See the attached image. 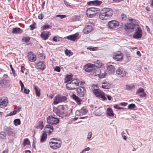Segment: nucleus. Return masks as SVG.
Here are the masks:
<instances>
[{"label":"nucleus","mask_w":153,"mask_h":153,"mask_svg":"<svg viewBox=\"0 0 153 153\" xmlns=\"http://www.w3.org/2000/svg\"><path fill=\"white\" fill-rule=\"evenodd\" d=\"M59 121V120L58 118L55 117L52 115L48 116L47 119V122L52 125H56Z\"/></svg>","instance_id":"1a4fd4ad"},{"label":"nucleus","mask_w":153,"mask_h":153,"mask_svg":"<svg viewBox=\"0 0 153 153\" xmlns=\"http://www.w3.org/2000/svg\"><path fill=\"white\" fill-rule=\"evenodd\" d=\"M136 107L135 105L134 104L132 103L129 104L128 106V108L130 109H131Z\"/></svg>","instance_id":"8fccbe9b"},{"label":"nucleus","mask_w":153,"mask_h":153,"mask_svg":"<svg viewBox=\"0 0 153 153\" xmlns=\"http://www.w3.org/2000/svg\"><path fill=\"white\" fill-rule=\"evenodd\" d=\"M81 17L79 16L76 15L73 17L72 19L75 21H81Z\"/></svg>","instance_id":"ea45409f"},{"label":"nucleus","mask_w":153,"mask_h":153,"mask_svg":"<svg viewBox=\"0 0 153 153\" xmlns=\"http://www.w3.org/2000/svg\"><path fill=\"white\" fill-rule=\"evenodd\" d=\"M85 89L83 87H79L76 90L77 94L79 96L83 97L85 94Z\"/></svg>","instance_id":"4468645a"},{"label":"nucleus","mask_w":153,"mask_h":153,"mask_svg":"<svg viewBox=\"0 0 153 153\" xmlns=\"http://www.w3.org/2000/svg\"><path fill=\"white\" fill-rule=\"evenodd\" d=\"M67 99V97L65 96L58 95L56 96L53 103L54 105H56L59 103L65 102Z\"/></svg>","instance_id":"6e6552de"},{"label":"nucleus","mask_w":153,"mask_h":153,"mask_svg":"<svg viewBox=\"0 0 153 153\" xmlns=\"http://www.w3.org/2000/svg\"><path fill=\"white\" fill-rule=\"evenodd\" d=\"M49 145L51 148L53 149H56L61 147L62 142L59 139L53 138L50 140Z\"/></svg>","instance_id":"7ed1b4c3"},{"label":"nucleus","mask_w":153,"mask_h":153,"mask_svg":"<svg viewBox=\"0 0 153 153\" xmlns=\"http://www.w3.org/2000/svg\"><path fill=\"white\" fill-rule=\"evenodd\" d=\"M43 15L42 13H41L40 15H39V16H38V18L39 19H42L43 17Z\"/></svg>","instance_id":"338daca9"},{"label":"nucleus","mask_w":153,"mask_h":153,"mask_svg":"<svg viewBox=\"0 0 153 153\" xmlns=\"http://www.w3.org/2000/svg\"><path fill=\"white\" fill-rule=\"evenodd\" d=\"M53 111L57 115L62 118L71 115L72 109L69 108L67 105H62L59 106L58 109H54Z\"/></svg>","instance_id":"f257e3e1"},{"label":"nucleus","mask_w":153,"mask_h":153,"mask_svg":"<svg viewBox=\"0 0 153 153\" xmlns=\"http://www.w3.org/2000/svg\"><path fill=\"white\" fill-rule=\"evenodd\" d=\"M111 84L107 82H102V88L105 89H108L111 87Z\"/></svg>","instance_id":"2f4dec72"},{"label":"nucleus","mask_w":153,"mask_h":153,"mask_svg":"<svg viewBox=\"0 0 153 153\" xmlns=\"http://www.w3.org/2000/svg\"><path fill=\"white\" fill-rule=\"evenodd\" d=\"M36 25V23L35 22H34L30 26V30H33L34 29L36 28V27H35V26Z\"/></svg>","instance_id":"49530a36"},{"label":"nucleus","mask_w":153,"mask_h":153,"mask_svg":"<svg viewBox=\"0 0 153 153\" xmlns=\"http://www.w3.org/2000/svg\"><path fill=\"white\" fill-rule=\"evenodd\" d=\"M136 31L133 35L134 38L139 39L142 36V30L141 28L137 26L136 28Z\"/></svg>","instance_id":"f8f14e48"},{"label":"nucleus","mask_w":153,"mask_h":153,"mask_svg":"<svg viewBox=\"0 0 153 153\" xmlns=\"http://www.w3.org/2000/svg\"><path fill=\"white\" fill-rule=\"evenodd\" d=\"M56 17L59 18H57L56 19L58 21L60 20V19H64L66 17V16L65 15H58L56 16Z\"/></svg>","instance_id":"4c0bfd02"},{"label":"nucleus","mask_w":153,"mask_h":153,"mask_svg":"<svg viewBox=\"0 0 153 153\" xmlns=\"http://www.w3.org/2000/svg\"><path fill=\"white\" fill-rule=\"evenodd\" d=\"M84 84V82L80 81L78 79H75L67 83L66 86V88L68 90H74L76 88L77 86L83 85Z\"/></svg>","instance_id":"f03ea898"},{"label":"nucleus","mask_w":153,"mask_h":153,"mask_svg":"<svg viewBox=\"0 0 153 153\" xmlns=\"http://www.w3.org/2000/svg\"><path fill=\"white\" fill-rule=\"evenodd\" d=\"M64 3L68 7H71V5H70V4H68V2L65 1V0H64Z\"/></svg>","instance_id":"680f3d73"},{"label":"nucleus","mask_w":153,"mask_h":153,"mask_svg":"<svg viewBox=\"0 0 153 153\" xmlns=\"http://www.w3.org/2000/svg\"><path fill=\"white\" fill-rule=\"evenodd\" d=\"M24 89L23 93L26 94H28L30 92V90L28 89H26L25 88H24Z\"/></svg>","instance_id":"13d9d810"},{"label":"nucleus","mask_w":153,"mask_h":153,"mask_svg":"<svg viewBox=\"0 0 153 153\" xmlns=\"http://www.w3.org/2000/svg\"><path fill=\"white\" fill-rule=\"evenodd\" d=\"M75 114L77 116H80L82 115L81 114V112L80 111V110H77L75 112Z\"/></svg>","instance_id":"bf43d9fd"},{"label":"nucleus","mask_w":153,"mask_h":153,"mask_svg":"<svg viewBox=\"0 0 153 153\" xmlns=\"http://www.w3.org/2000/svg\"><path fill=\"white\" fill-rule=\"evenodd\" d=\"M51 26L50 25H45L42 26L41 28L43 30H46L48 29Z\"/></svg>","instance_id":"37998d69"},{"label":"nucleus","mask_w":153,"mask_h":153,"mask_svg":"<svg viewBox=\"0 0 153 153\" xmlns=\"http://www.w3.org/2000/svg\"><path fill=\"white\" fill-rule=\"evenodd\" d=\"M65 55L66 56H70L72 55V54L70 50H66L65 51Z\"/></svg>","instance_id":"a18cd8bd"},{"label":"nucleus","mask_w":153,"mask_h":153,"mask_svg":"<svg viewBox=\"0 0 153 153\" xmlns=\"http://www.w3.org/2000/svg\"><path fill=\"white\" fill-rule=\"evenodd\" d=\"M8 102V100L7 97H1L0 99V107L3 108L5 107Z\"/></svg>","instance_id":"2eb2a0df"},{"label":"nucleus","mask_w":153,"mask_h":153,"mask_svg":"<svg viewBox=\"0 0 153 153\" xmlns=\"http://www.w3.org/2000/svg\"><path fill=\"white\" fill-rule=\"evenodd\" d=\"M100 70L99 68H97L96 69H94L91 74L92 76H95L100 75Z\"/></svg>","instance_id":"c756f323"},{"label":"nucleus","mask_w":153,"mask_h":153,"mask_svg":"<svg viewBox=\"0 0 153 153\" xmlns=\"http://www.w3.org/2000/svg\"><path fill=\"white\" fill-rule=\"evenodd\" d=\"M116 73L119 77L121 78L125 77L127 74L125 69L121 67H119L117 69Z\"/></svg>","instance_id":"9d476101"},{"label":"nucleus","mask_w":153,"mask_h":153,"mask_svg":"<svg viewBox=\"0 0 153 153\" xmlns=\"http://www.w3.org/2000/svg\"><path fill=\"white\" fill-rule=\"evenodd\" d=\"M71 96L72 98L76 101L78 104H81V100L75 94H73Z\"/></svg>","instance_id":"bb28decb"},{"label":"nucleus","mask_w":153,"mask_h":153,"mask_svg":"<svg viewBox=\"0 0 153 153\" xmlns=\"http://www.w3.org/2000/svg\"><path fill=\"white\" fill-rule=\"evenodd\" d=\"M72 76L71 75H66L65 80L64 82L67 83L71 80Z\"/></svg>","instance_id":"f704fd0d"},{"label":"nucleus","mask_w":153,"mask_h":153,"mask_svg":"<svg viewBox=\"0 0 153 153\" xmlns=\"http://www.w3.org/2000/svg\"><path fill=\"white\" fill-rule=\"evenodd\" d=\"M123 54L120 51H118L114 53L113 55V58L116 61H120L123 59Z\"/></svg>","instance_id":"ddd939ff"},{"label":"nucleus","mask_w":153,"mask_h":153,"mask_svg":"<svg viewBox=\"0 0 153 153\" xmlns=\"http://www.w3.org/2000/svg\"><path fill=\"white\" fill-rule=\"evenodd\" d=\"M30 39V38L29 37H24L22 39V42H28Z\"/></svg>","instance_id":"a19ab883"},{"label":"nucleus","mask_w":153,"mask_h":153,"mask_svg":"<svg viewBox=\"0 0 153 153\" xmlns=\"http://www.w3.org/2000/svg\"><path fill=\"white\" fill-rule=\"evenodd\" d=\"M30 141L28 139H25L24 140L23 144L24 146L26 145H29L30 144Z\"/></svg>","instance_id":"c03bdc74"},{"label":"nucleus","mask_w":153,"mask_h":153,"mask_svg":"<svg viewBox=\"0 0 153 153\" xmlns=\"http://www.w3.org/2000/svg\"><path fill=\"white\" fill-rule=\"evenodd\" d=\"M47 138V134L45 132L43 133L41 138L40 141L42 143L45 142Z\"/></svg>","instance_id":"473e14b6"},{"label":"nucleus","mask_w":153,"mask_h":153,"mask_svg":"<svg viewBox=\"0 0 153 153\" xmlns=\"http://www.w3.org/2000/svg\"><path fill=\"white\" fill-rule=\"evenodd\" d=\"M144 92V89L142 88H140L138 89L136 92V94L141 93Z\"/></svg>","instance_id":"de8ad7c7"},{"label":"nucleus","mask_w":153,"mask_h":153,"mask_svg":"<svg viewBox=\"0 0 153 153\" xmlns=\"http://www.w3.org/2000/svg\"><path fill=\"white\" fill-rule=\"evenodd\" d=\"M33 88L34 89L36 96L39 97L40 95V89L36 85H33Z\"/></svg>","instance_id":"cd10ccee"},{"label":"nucleus","mask_w":153,"mask_h":153,"mask_svg":"<svg viewBox=\"0 0 153 153\" xmlns=\"http://www.w3.org/2000/svg\"><path fill=\"white\" fill-rule=\"evenodd\" d=\"M46 67L45 63L44 62H39L38 63L36 67L37 68L40 69L41 70H43L45 69Z\"/></svg>","instance_id":"aec40b11"},{"label":"nucleus","mask_w":153,"mask_h":153,"mask_svg":"<svg viewBox=\"0 0 153 153\" xmlns=\"http://www.w3.org/2000/svg\"><path fill=\"white\" fill-rule=\"evenodd\" d=\"M92 133L91 132H90L88 133L87 137V139L88 140H90V139L92 137Z\"/></svg>","instance_id":"864d4df0"},{"label":"nucleus","mask_w":153,"mask_h":153,"mask_svg":"<svg viewBox=\"0 0 153 153\" xmlns=\"http://www.w3.org/2000/svg\"><path fill=\"white\" fill-rule=\"evenodd\" d=\"M14 124L16 126H17L20 124V120L19 119H16L14 121Z\"/></svg>","instance_id":"79ce46f5"},{"label":"nucleus","mask_w":153,"mask_h":153,"mask_svg":"<svg viewBox=\"0 0 153 153\" xmlns=\"http://www.w3.org/2000/svg\"><path fill=\"white\" fill-rule=\"evenodd\" d=\"M115 68L112 65H110L107 66V70L109 74H111L115 71Z\"/></svg>","instance_id":"393cba45"},{"label":"nucleus","mask_w":153,"mask_h":153,"mask_svg":"<svg viewBox=\"0 0 153 153\" xmlns=\"http://www.w3.org/2000/svg\"><path fill=\"white\" fill-rule=\"evenodd\" d=\"M106 115L108 117H112L114 115L112 109L110 108H108L106 111Z\"/></svg>","instance_id":"b1692460"},{"label":"nucleus","mask_w":153,"mask_h":153,"mask_svg":"<svg viewBox=\"0 0 153 153\" xmlns=\"http://www.w3.org/2000/svg\"><path fill=\"white\" fill-rule=\"evenodd\" d=\"M44 126L42 122H39L38 125L36 126V128L37 129L42 130Z\"/></svg>","instance_id":"e433bc0d"},{"label":"nucleus","mask_w":153,"mask_h":153,"mask_svg":"<svg viewBox=\"0 0 153 153\" xmlns=\"http://www.w3.org/2000/svg\"><path fill=\"white\" fill-rule=\"evenodd\" d=\"M45 128L46 129H49V130H46V131H49V133L50 134H51V133L53 131V126H52L48 125H46L45 127Z\"/></svg>","instance_id":"72a5a7b5"},{"label":"nucleus","mask_w":153,"mask_h":153,"mask_svg":"<svg viewBox=\"0 0 153 153\" xmlns=\"http://www.w3.org/2000/svg\"><path fill=\"white\" fill-rule=\"evenodd\" d=\"M54 70L58 72H59L60 71V69L59 67L56 66L55 67Z\"/></svg>","instance_id":"e2e57ef3"},{"label":"nucleus","mask_w":153,"mask_h":153,"mask_svg":"<svg viewBox=\"0 0 153 153\" xmlns=\"http://www.w3.org/2000/svg\"><path fill=\"white\" fill-rule=\"evenodd\" d=\"M81 114L82 115H85L88 112V110L85 107H83L80 110Z\"/></svg>","instance_id":"c9c22d12"},{"label":"nucleus","mask_w":153,"mask_h":153,"mask_svg":"<svg viewBox=\"0 0 153 153\" xmlns=\"http://www.w3.org/2000/svg\"><path fill=\"white\" fill-rule=\"evenodd\" d=\"M87 49H88L91 51H94L95 50L94 48H92V47H89L87 48Z\"/></svg>","instance_id":"774afa93"},{"label":"nucleus","mask_w":153,"mask_h":153,"mask_svg":"<svg viewBox=\"0 0 153 153\" xmlns=\"http://www.w3.org/2000/svg\"><path fill=\"white\" fill-rule=\"evenodd\" d=\"M139 96L141 97H146V94L144 92H143L140 93V94H139Z\"/></svg>","instance_id":"4d7b16f0"},{"label":"nucleus","mask_w":153,"mask_h":153,"mask_svg":"<svg viewBox=\"0 0 153 153\" xmlns=\"http://www.w3.org/2000/svg\"><path fill=\"white\" fill-rule=\"evenodd\" d=\"M134 85H126V88L128 90H131V89L134 88Z\"/></svg>","instance_id":"3c124183"},{"label":"nucleus","mask_w":153,"mask_h":153,"mask_svg":"<svg viewBox=\"0 0 153 153\" xmlns=\"http://www.w3.org/2000/svg\"><path fill=\"white\" fill-rule=\"evenodd\" d=\"M119 25V22L115 20L109 21L108 23V26L109 28L111 29H113L116 28Z\"/></svg>","instance_id":"9b49d317"},{"label":"nucleus","mask_w":153,"mask_h":153,"mask_svg":"<svg viewBox=\"0 0 153 153\" xmlns=\"http://www.w3.org/2000/svg\"><path fill=\"white\" fill-rule=\"evenodd\" d=\"M51 35L50 31H43L41 32L40 37L42 39L46 40Z\"/></svg>","instance_id":"dca6fc26"},{"label":"nucleus","mask_w":153,"mask_h":153,"mask_svg":"<svg viewBox=\"0 0 153 153\" xmlns=\"http://www.w3.org/2000/svg\"><path fill=\"white\" fill-rule=\"evenodd\" d=\"M103 11L106 15H107L108 18L112 16L113 12V11L110 8H104Z\"/></svg>","instance_id":"6ab92c4d"},{"label":"nucleus","mask_w":153,"mask_h":153,"mask_svg":"<svg viewBox=\"0 0 153 153\" xmlns=\"http://www.w3.org/2000/svg\"><path fill=\"white\" fill-rule=\"evenodd\" d=\"M79 35V34L77 33L73 35H70L66 37L67 38L72 41H75Z\"/></svg>","instance_id":"412c9836"},{"label":"nucleus","mask_w":153,"mask_h":153,"mask_svg":"<svg viewBox=\"0 0 153 153\" xmlns=\"http://www.w3.org/2000/svg\"><path fill=\"white\" fill-rule=\"evenodd\" d=\"M0 138L1 139H5L6 138V134L3 132H0Z\"/></svg>","instance_id":"58836bf2"},{"label":"nucleus","mask_w":153,"mask_h":153,"mask_svg":"<svg viewBox=\"0 0 153 153\" xmlns=\"http://www.w3.org/2000/svg\"><path fill=\"white\" fill-rule=\"evenodd\" d=\"M94 26V23L91 22L87 23L83 30V32L85 34H88L93 30V28Z\"/></svg>","instance_id":"0eeeda50"},{"label":"nucleus","mask_w":153,"mask_h":153,"mask_svg":"<svg viewBox=\"0 0 153 153\" xmlns=\"http://www.w3.org/2000/svg\"><path fill=\"white\" fill-rule=\"evenodd\" d=\"M93 93L95 96L99 98H100L102 100L106 101L107 98L105 97L104 93L98 89H94L93 91Z\"/></svg>","instance_id":"423d86ee"},{"label":"nucleus","mask_w":153,"mask_h":153,"mask_svg":"<svg viewBox=\"0 0 153 153\" xmlns=\"http://www.w3.org/2000/svg\"><path fill=\"white\" fill-rule=\"evenodd\" d=\"M121 135L123 139L126 140L127 138V137L126 135V134L124 131H122L121 133Z\"/></svg>","instance_id":"09e8293b"},{"label":"nucleus","mask_w":153,"mask_h":153,"mask_svg":"<svg viewBox=\"0 0 153 153\" xmlns=\"http://www.w3.org/2000/svg\"><path fill=\"white\" fill-rule=\"evenodd\" d=\"M106 75V74L105 72L102 73L101 74H100L99 77L100 78H104Z\"/></svg>","instance_id":"052dcab7"},{"label":"nucleus","mask_w":153,"mask_h":153,"mask_svg":"<svg viewBox=\"0 0 153 153\" xmlns=\"http://www.w3.org/2000/svg\"><path fill=\"white\" fill-rule=\"evenodd\" d=\"M93 65V64H90L86 65L84 67L85 71L90 72L91 74L94 69Z\"/></svg>","instance_id":"f3484780"},{"label":"nucleus","mask_w":153,"mask_h":153,"mask_svg":"<svg viewBox=\"0 0 153 153\" xmlns=\"http://www.w3.org/2000/svg\"><path fill=\"white\" fill-rule=\"evenodd\" d=\"M102 3V1L99 0H94L90 1L87 2V4L88 5H93L95 6H99Z\"/></svg>","instance_id":"4be33fe9"},{"label":"nucleus","mask_w":153,"mask_h":153,"mask_svg":"<svg viewBox=\"0 0 153 153\" xmlns=\"http://www.w3.org/2000/svg\"><path fill=\"white\" fill-rule=\"evenodd\" d=\"M10 68H11V71H12V72L13 74V75L15 76V71L14 70L12 66V65H10Z\"/></svg>","instance_id":"0e129e2a"},{"label":"nucleus","mask_w":153,"mask_h":153,"mask_svg":"<svg viewBox=\"0 0 153 153\" xmlns=\"http://www.w3.org/2000/svg\"><path fill=\"white\" fill-rule=\"evenodd\" d=\"M99 17L102 20H106L109 18L107 16V15H106L103 11L102 12L100 13L99 15Z\"/></svg>","instance_id":"7c9ffc66"},{"label":"nucleus","mask_w":153,"mask_h":153,"mask_svg":"<svg viewBox=\"0 0 153 153\" xmlns=\"http://www.w3.org/2000/svg\"><path fill=\"white\" fill-rule=\"evenodd\" d=\"M23 30L19 27H15L13 29L12 33L13 34H20L22 33Z\"/></svg>","instance_id":"a878e982"},{"label":"nucleus","mask_w":153,"mask_h":153,"mask_svg":"<svg viewBox=\"0 0 153 153\" xmlns=\"http://www.w3.org/2000/svg\"><path fill=\"white\" fill-rule=\"evenodd\" d=\"M95 65L96 67L99 68L102 66V64L100 62H97L96 63Z\"/></svg>","instance_id":"603ef678"},{"label":"nucleus","mask_w":153,"mask_h":153,"mask_svg":"<svg viewBox=\"0 0 153 153\" xmlns=\"http://www.w3.org/2000/svg\"><path fill=\"white\" fill-rule=\"evenodd\" d=\"M114 108L115 109H122L123 108L120 107L118 106V105H116L114 106Z\"/></svg>","instance_id":"69168bd1"},{"label":"nucleus","mask_w":153,"mask_h":153,"mask_svg":"<svg viewBox=\"0 0 153 153\" xmlns=\"http://www.w3.org/2000/svg\"><path fill=\"white\" fill-rule=\"evenodd\" d=\"M100 11V9L97 8H89L86 10V13L88 17L92 18L95 16Z\"/></svg>","instance_id":"20e7f679"},{"label":"nucleus","mask_w":153,"mask_h":153,"mask_svg":"<svg viewBox=\"0 0 153 153\" xmlns=\"http://www.w3.org/2000/svg\"><path fill=\"white\" fill-rule=\"evenodd\" d=\"M121 17L123 20H126L127 19V16L126 14H122L121 15Z\"/></svg>","instance_id":"6e6d98bb"},{"label":"nucleus","mask_w":153,"mask_h":153,"mask_svg":"<svg viewBox=\"0 0 153 153\" xmlns=\"http://www.w3.org/2000/svg\"><path fill=\"white\" fill-rule=\"evenodd\" d=\"M21 109V108L19 106H18L16 108H14L13 111L10 112L9 114V115L12 116L16 114L17 112L20 111Z\"/></svg>","instance_id":"c85d7f7f"},{"label":"nucleus","mask_w":153,"mask_h":153,"mask_svg":"<svg viewBox=\"0 0 153 153\" xmlns=\"http://www.w3.org/2000/svg\"><path fill=\"white\" fill-rule=\"evenodd\" d=\"M0 82L1 84L5 85L7 83V81L6 80H2L0 81Z\"/></svg>","instance_id":"5fc2aeb1"},{"label":"nucleus","mask_w":153,"mask_h":153,"mask_svg":"<svg viewBox=\"0 0 153 153\" xmlns=\"http://www.w3.org/2000/svg\"><path fill=\"white\" fill-rule=\"evenodd\" d=\"M138 23L137 21L134 19H131V22L127 23L125 25V29L126 30H133L136 28L138 26Z\"/></svg>","instance_id":"39448f33"},{"label":"nucleus","mask_w":153,"mask_h":153,"mask_svg":"<svg viewBox=\"0 0 153 153\" xmlns=\"http://www.w3.org/2000/svg\"><path fill=\"white\" fill-rule=\"evenodd\" d=\"M27 57L29 61L31 62L35 61L36 59V56L32 52H29L28 53Z\"/></svg>","instance_id":"a211bd4d"},{"label":"nucleus","mask_w":153,"mask_h":153,"mask_svg":"<svg viewBox=\"0 0 153 153\" xmlns=\"http://www.w3.org/2000/svg\"><path fill=\"white\" fill-rule=\"evenodd\" d=\"M6 131L8 135L9 136L14 137L16 135L15 134L14 132L13 129L10 128H7L6 129Z\"/></svg>","instance_id":"5701e85b"}]
</instances>
